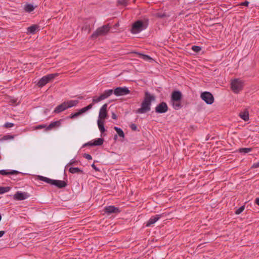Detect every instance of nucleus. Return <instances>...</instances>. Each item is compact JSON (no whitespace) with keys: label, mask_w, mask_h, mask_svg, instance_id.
I'll return each mask as SVG.
<instances>
[{"label":"nucleus","mask_w":259,"mask_h":259,"mask_svg":"<svg viewBox=\"0 0 259 259\" xmlns=\"http://www.w3.org/2000/svg\"><path fill=\"white\" fill-rule=\"evenodd\" d=\"M136 0H134L133 2L135 3Z\"/></svg>","instance_id":"53"},{"label":"nucleus","mask_w":259,"mask_h":259,"mask_svg":"<svg viewBox=\"0 0 259 259\" xmlns=\"http://www.w3.org/2000/svg\"><path fill=\"white\" fill-rule=\"evenodd\" d=\"M114 129L116 131L119 137L124 138V134L121 128L115 126Z\"/></svg>","instance_id":"27"},{"label":"nucleus","mask_w":259,"mask_h":259,"mask_svg":"<svg viewBox=\"0 0 259 259\" xmlns=\"http://www.w3.org/2000/svg\"><path fill=\"white\" fill-rule=\"evenodd\" d=\"M98 125L100 131L102 133L105 132V128L104 125V121H102V120L98 119Z\"/></svg>","instance_id":"25"},{"label":"nucleus","mask_w":259,"mask_h":259,"mask_svg":"<svg viewBox=\"0 0 259 259\" xmlns=\"http://www.w3.org/2000/svg\"><path fill=\"white\" fill-rule=\"evenodd\" d=\"M34 10V7L31 4H27L24 6V10L28 13H30Z\"/></svg>","instance_id":"22"},{"label":"nucleus","mask_w":259,"mask_h":259,"mask_svg":"<svg viewBox=\"0 0 259 259\" xmlns=\"http://www.w3.org/2000/svg\"><path fill=\"white\" fill-rule=\"evenodd\" d=\"M130 127L133 131H136L137 130V126L136 124L132 123L130 125Z\"/></svg>","instance_id":"41"},{"label":"nucleus","mask_w":259,"mask_h":259,"mask_svg":"<svg viewBox=\"0 0 259 259\" xmlns=\"http://www.w3.org/2000/svg\"><path fill=\"white\" fill-rule=\"evenodd\" d=\"M104 141V139L103 138H98L94 141V145H95V146H101L103 144Z\"/></svg>","instance_id":"29"},{"label":"nucleus","mask_w":259,"mask_h":259,"mask_svg":"<svg viewBox=\"0 0 259 259\" xmlns=\"http://www.w3.org/2000/svg\"><path fill=\"white\" fill-rule=\"evenodd\" d=\"M255 203L259 206V198H256L255 200Z\"/></svg>","instance_id":"49"},{"label":"nucleus","mask_w":259,"mask_h":259,"mask_svg":"<svg viewBox=\"0 0 259 259\" xmlns=\"http://www.w3.org/2000/svg\"><path fill=\"white\" fill-rule=\"evenodd\" d=\"M243 85V82L239 79H235L231 83V89L235 94L239 93L242 90Z\"/></svg>","instance_id":"3"},{"label":"nucleus","mask_w":259,"mask_h":259,"mask_svg":"<svg viewBox=\"0 0 259 259\" xmlns=\"http://www.w3.org/2000/svg\"><path fill=\"white\" fill-rule=\"evenodd\" d=\"M64 102L65 103L67 109H68L76 106L78 104L79 101L78 100H70Z\"/></svg>","instance_id":"20"},{"label":"nucleus","mask_w":259,"mask_h":259,"mask_svg":"<svg viewBox=\"0 0 259 259\" xmlns=\"http://www.w3.org/2000/svg\"><path fill=\"white\" fill-rule=\"evenodd\" d=\"M244 208H245L244 206H242L240 207L239 208H238L235 211V214H240L244 210Z\"/></svg>","instance_id":"35"},{"label":"nucleus","mask_w":259,"mask_h":259,"mask_svg":"<svg viewBox=\"0 0 259 259\" xmlns=\"http://www.w3.org/2000/svg\"><path fill=\"white\" fill-rule=\"evenodd\" d=\"M112 118L114 119H117V116L114 113H112Z\"/></svg>","instance_id":"48"},{"label":"nucleus","mask_w":259,"mask_h":259,"mask_svg":"<svg viewBox=\"0 0 259 259\" xmlns=\"http://www.w3.org/2000/svg\"><path fill=\"white\" fill-rule=\"evenodd\" d=\"M39 180L51 185H53L54 180L43 176H39Z\"/></svg>","instance_id":"23"},{"label":"nucleus","mask_w":259,"mask_h":259,"mask_svg":"<svg viewBox=\"0 0 259 259\" xmlns=\"http://www.w3.org/2000/svg\"><path fill=\"white\" fill-rule=\"evenodd\" d=\"M13 136H5L4 137V139H5V140H7V139H13Z\"/></svg>","instance_id":"47"},{"label":"nucleus","mask_w":259,"mask_h":259,"mask_svg":"<svg viewBox=\"0 0 259 259\" xmlns=\"http://www.w3.org/2000/svg\"><path fill=\"white\" fill-rule=\"evenodd\" d=\"M161 217V214H157L156 215L152 216L147 222L146 226L148 227L151 226L152 225L156 223Z\"/></svg>","instance_id":"14"},{"label":"nucleus","mask_w":259,"mask_h":259,"mask_svg":"<svg viewBox=\"0 0 259 259\" xmlns=\"http://www.w3.org/2000/svg\"><path fill=\"white\" fill-rule=\"evenodd\" d=\"M69 172L71 174H75L78 172L83 174V171L78 167H70L69 169Z\"/></svg>","instance_id":"26"},{"label":"nucleus","mask_w":259,"mask_h":259,"mask_svg":"<svg viewBox=\"0 0 259 259\" xmlns=\"http://www.w3.org/2000/svg\"><path fill=\"white\" fill-rule=\"evenodd\" d=\"M61 120L52 122L47 127V131L51 130L52 128L59 127L61 125Z\"/></svg>","instance_id":"19"},{"label":"nucleus","mask_w":259,"mask_h":259,"mask_svg":"<svg viewBox=\"0 0 259 259\" xmlns=\"http://www.w3.org/2000/svg\"><path fill=\"white\" fill-rule=\"evenodd\" d=\"M192 50L195 52H199L201 50V48L199 46H193L192 47Z\"/></svg>","instance_id":"37"},{"label":"nucleus","mask_w":259,"mask_h":259,"mask_svg":"<svg viewBox=\"0 0 259 259\" xmlns=\"http://www.w3.org/2000/svg\"><path fill=\"white\" fill-rule=\"evenodd\" d=\"M80 115H81V114L80 113V111H78L77 112L71 114L69 117L70 118H74Z\"/></svg>","instance_id":"38"},{"label":"nucleus","mask_w":259,"mask_h":259,"mask_svg":"<svg viewBox=\"0 0 259 259\" xmlns=\"http://www.w3.org/2000/svg\"><path fill=\"white\" fill-rule=\"evenodd\" d=\"M139 55H140L142 59H143L145 60H151L152 58L148 55L142 54L141 53H138Z\"/></svg>","instance_id":"33"},{"label":"nucleus","mask_w":259,"mask_h":259,"mask_svg":"<svg viewBox=\"0 0 259 259\" xmlns=\"http://www.w3.org/2000/svg\"><path fill=\"white\" fill-rule=\"evenodd\" d=\"M107 104H104L100 108L99 114V119L104 120L107 117Z\"/></svg>","instance_id":"10"},{"label":"nucleus","mask_w":259,"mask_h":259,"mask_svg":"<svg viewBox=\"0 0 259 259\" xmlns=\"http://www.w3.org/2000/svg\"><path fill=\"white\" fill-rule=\"evenodd\" d=\"M130 93V91L125 87H117L113 90V94L116 96L126 95Z\"/></svg>","instance_id":"8"},{"label":"nucleus","mask_w":259,"mask_h":259,"mask_svg":"<svg viewBox=\"0 0 259 259\" xmlns=\"http://www.w3.org/2000/svg\"><path fill=\"white\" fill-rule=\"evenodd\" d=\"M47 126H48L46 124H39V125H38L36 126L35 127V129H36V130H39V129L45 128H46V131H47Z\"/></svg>","instance_id":"36"},{"label":"nucleus","mask_w":259,"mask_h":259,"mask_svg":"<svg viewBox=\"0 0 259 259\" xmlns=\"http://www.w3.org/2000/svg\"><path fill=\"white\" fill-rule=\"evenodd\" d=\"M145 28L146 27H144L143 22L142 21L138 20L133 24L131 32L133 34H136L140 32Z\"/></svg>","instance_id":"6"},{"label":"nucleus","mask_w":259,"mask_h":259,"mask_svg":"<svg viewBox=\"0 0 259 259\" xmlns=\"http://www.w3.org/2000/svg\"><path fill=\"white\" fill-rule=\"evenodd\" d=\"M0 174L2 175H18L21 174L22 175H24L23 173L21 172L16 170H12L10 171H7L6 170L2 169L0 170Z\"/></svg>","instance_id":"16"},{"label":"nucleus","mask_w":259,"mask_h":259,"mask_svg":"<svg viewBox=\"0 0 259 259\" xmlns=\"http://www.w3.org/2000/svg\"><path fill=\"white\" fill-rule=\"evenodd\" d=\"M248 5H249V2L247 1H245L243 3H242L241 4V5L244 6H248Z\"/></svg>","instance_id":"46"},{"label":"nucleus","mask_w":259,"mask_h":259,"mask_svg":"<svg viewBox=\"0 0 259 259\" xmlns=\"http://www.w3.org/2000/svg\"><path fill=\"white\" fill-rule=\"evenodd\" d=\"M93 106V103L90 104L88 106L81 108V109H80L79 110L80 111V114H81L85 112L86 111H88L89 110L91 109L92 108Z\"/></svg>","instance_id":"28"},{"label":"nucleus","mask_w":259,"mask_h":259,"mask_svg":"<svg viewBox=\"0 0 259 259\" xmlns=\"http://www.w3.org/2000/svg\"><path fill=\"white\" fill-rule=\"evenodd\" d=\"M78 98L80 99H82L83 98V97L82 96H80V97H79Z\"/></svg>","instance_id":"52"},{"label":"nucleus","mask_w":259,"mask_h":259,"mask_svg":"<svg viewBox=\"0 0 259 259\" xmlns=\"http://www.w3.org/2000/svg\"><path fill=\"white\" fill-rule=\"evenodd\" d=\"M113 94V90L110 89L105 90L101 95L99 97H95L93 98V103H98L102 100H105Z\"/></svg>","instance_id":"5"},{"label":"nucleus","mask_w":259,"mask_h":259,"mask_svg":"<svg viewBox=\"0 0 259 259\" xmlns=\"http://www.w3.org/2000/svg\"><path fill=\"white\" fill-rule=\"evenodd\" d=\"M66 109H67V108H66L65 103L64 102L60 105H59L58 106H57L55 108V109L54 110V113H56V114L60 113L61 112L65 111Z\"/></svg>","instance_id":"15"},{"label":"nucleus","mask_w":259,"mask_h":259,"mask_svg":"<svg viewBox=\"0 0 259 259\" xmlns=\"http://www.w3.org/2000/svg\"><path fill=\"white\" fill-rule=\"evenodd\" d=\"M155 17L159 18L166 17L167 16L165 13H157L154 14Z\"/></svg>","instance_id":"32"},{"label":"nucleus","mask_w":259,"mask_h":259,"mask_svg":"<svg viewBox=\"0 0 259 259\" xmlns=\"http://www.w3.org/2000/svg\"><path fill=\"white\" fill-rule=\"evenodd\" d=\"M240 117L244 121H246L249 119V114L247 111H245L239 114Z\"/></svg>","instance_id":"24"},{"label":"nucleus","mask_w":259,"mask_h":259,"mask_svg":"<svg viewBox=\"0 0 259 259\" xmlns=\"http://www.w3.org/2000/svg\"><path fill=\"white\" fill-rule=\"evenodd\" d=\"M14 126V123H11V122H6L5 124H4V126L6 127V128H9V127H12Z\"/></svg>","instance_id":"39"},{"label":"nucleus","mask_w":259,"mask_h":259,"mask_svg":"<svg viewBox=\"0 0 259 259\" xmlns=\"http://www.w3.org/2000/svg\"><path fill=\"white\" fill-rule=\"evenodd\" d=\"M94 143L93 142H89L87 143H85L83 145V147H85V146H95V145H94Z\"/></svg>","instance_id":"42"},{"label":"nucleus","mask_w":259,"mask_h":259,"mask_svg":"<svg viewBox=\"0 0 259 259\" xmlns=\"http://www.w3.org/2000/svg\"><path fill=\"white\" fill-rule=\"evenodd\" d=\"M117 135H116L115 136H114V139L116 140V138H117Z\"/></svg>","instance_id":"51"},{"label":"nucleus","mask_w":259,"mask_h":259,"mask_svg":"<svg viewBox=\"0 0 259 259\" xmlns=\"http://www.w3.org/2000/svg\"><path fill=\"white\" fill-rule=\"evenodd\" d=\"M201 99L207 104H212L214 102L212 95L208 92L202 93L200 96Z\"/></svg>","instance_id":"7"},{"label":"nucleus","mask_w":259,"mask_h":259,"mask_svg":"<svg viewBox=\"0 0 259 259\" xmlns=\"http://www.w3.org/2000/svg\"><path fill=\"white\" fill-rule=\"evenodd\" d=\"M83 156L84 158L87 159L88 160H92V156L89 154L84 153L83 154Z\"/></svg>","instance_id":"40"},{"label":"nucleus","mask_w":259,"mask_h":259,"mask_svg":"<svg viewBox=\"0 0 259 259\" xmlns=\"http://www.w3.org/2000/svg\"><path fill=\"white\" fill-rule=\"evenodd\" d=\"M155 100L154 96L151 95L148 92L145 93V97L143 101L142 102L141 107L136 110L137 114H144L151 110L152 102Z\"/></svg>","instance_id":"1"},{"label":"nucleus","mask_w":259,"mask_h":259,"mask_svg":"<svg viewBox=\"0 0 259 259\" xmlns=\"http://www.w3.org/2000/svg\"><path fill=\"white\" fill-rule=\"evenodd\" d=\"M58 75L59 74L56 73L49 74L46 76H44L39 79L37 84L39 87H42L49 81L55 78L56 76H58Z\"/></svg>","instance_id":"4"},{"label":"nucleus","mask_w":259,"mask_h":259,"mask_svg":"<svg viewBox=\"0 0 259 259\" xmlns=\"http://www.w3.org/2000/svg\"><path fill=\"white\" fill-rule=\"evenodd\" d=\"M11 189L10 187H0V194H4L9 191Z\"/></svg>","instance_id":"31"},{"label":"nucleus","mask_w":259,"mask_h":259,"mask_svg":"<svg viewBox=\"0 0 259 259\" xmlns=\"http://www.w3.org/2000/svg\"><path fill=\"white\" fill-rule=\"evenodd\" d=\"M168 106L164 102L159 103L155 107V112L157 113H164L168 111Z\"/></svg>","instance_id":"9"},{"label":"nucleus","mask_w":259,"mask_h":259,"mask_svg":"<svg viewBox=\"0 0 259 259\" xmlns=\"http://www.w3.org/2000/svg\"><path fill=\"white\" fill-rule=\"evenodd\" d=\"M77 162L76 161L74 160V159L71 160V161L68 163V165H73L74 164Z\"/></svg>","instance_id":"45"},{"label":"nucleus","mask_w":259,"mask_h":259,"mask_svg":"<svg viewBox=\"0 0 259 259\" xmlns=\"http://www.w3.org/2000/svg\"><path fill=\"white\" fill-rule=\"evenodd\" d=\"M110 26L109 24L99 27L91 36L93 39L97 38L99 36H103L109 31Z\"/></svg>","instance_id":"2"},{"label":"nucleus","mask_w":259,"mask_h":259,"mask_svg":"<svg viewBox=\"0 0 259 259\" xmlns=\"http://www.w3.org/2000/svg\"><path fill=\"white\" fill-rule=\"evenodd\" d=\"M128 0H118L117 3L118 5L126 6L127 5Z\"/></svg>","instance_id":"34"},{"label":"nucleus","mask_w":259,"mask_h":259,"mask_svg":"<svg viewBox=\"0 0 259 259\" xmlns=\"http://www.w3.org/2000/svg\"><path fill=\"white\" fill-rule=\"evenodd\" d=\"M171 102L172 106L175 110H179L182 107V106L181 103V101H171Z\"/></svg>","instance_id":"21"},{"label":"nucleus","mask_w":259,"mask_h":259,"mask_svg":"<svg viewBox=\"0 0 259 259\" xmlns=\"http://www.w3.org/2000/svg\"><path fill=\"white\" fill-rule=\"evenodd\" d=\"M104 211L105 213L110 214L111 213H118L120 211L119 209V208L116 207L114 206H106L104 208Z\"/></svg>","instance_id":"12"},{"label":"nucleus","mask_w":259,"mask_h":259,"mask_svg":"<svg viewBox=\"0 0 259 259\" xmlns=\"http://www.w3.org/2000/svg\"><path fill=\"white\" fill-rule=\"evenodd\" d=\"M5 233V232L4 231H0V237H2Z\"/></svg>","instance_id":"50"},{"label":"nucleus","mask_w":259,"mask_h":259,"mask_svg":"<svg viewBox=\"0 0 259 259\" xmlns=\"http://www.w3.org/2000/svg\"><path fill=\"white\" fill-rule=\"evenodd\" d=\"M91 166L96 171H100V169L95 165L94 163H93Z\"/></svg>","instance_id":"43"},{"label":"nucleus","mask_w":259,"mask_h":259,"mask_svg":"<svg viewBox=\"0 0 259 259\" xmlns=\"http://www.w3.org/2000/svg\"><path fill=\"white\" fill-rule=\"evenodd\" d=\"M53 185H54L59 188H63L65 187L67 184L66 182L64 181L54 180Z\"/></svg>","instance_id":"17"},{"label":"nucleus","mask_w":259,"mask_h":259,"mask_svg":"<svg viewBox=\"0 0 259 259\" xmlns=\"http://www.w3.org/2000/svg\"><path fill=\"white\" fill-rule=\"evenodd\" d=\"M252 148H239L238 151L240 153H247L251 151Z\"/></svg>","instance_id":"30"},{"label":"nucleus","mask_w":259,"mask_h":259,"mask_svg":"<svg viewBox=\"0 0 259 259\" xmlns=\"http://www.w3.org/2000/svg\"><path fill=\"white\" fill-rule=\"evenodd\" d=\"M28 196L29 195L26 192L18 191L14 195L13 198L15 200H23L27 199Z\"/></svg>","instance_id":"11"},{"label":"nucleus","mask_w":259,"mask_h":259,"mask_svg":"<svg viewBox=\"0 0 259 259\" xmlns=\"http://www.w3.org/2000/svg\"><path fill=\"white\" fill-rule=\"evenodd\" d=\"M27 30L28 33L34 34L37 30H39V26L36 24H34L28 27Z\"/></svg>","instance_id":"18"},{"label":"nucleus","mask_w":259,"mask_h":259,"mask_svg":"<svg viewBox=\"0 0 259 259\" xmlns=\"http://www.w3.org/2000/svg\"><path fill=\"white\" fill-rule=\"evenodd\" d=\"M252 168H257V167H259V161L256 162V163H254L252 166Z\"/></svg>","instance_id":"44"},{"label":"nucleus","mask_w":259,"mask_h":259,"mask_svg":"<svg viewBox=\"0 0 259 259\" xmlns=\"http://www.w3.org/2000/svg\"><path fill=\"white\" fill-rule=\"evenodd\" d=\"M182 98V94L179 91H174L171 95V101H181Z\"/></svg>","instance_id":"13"}]
</instances>
